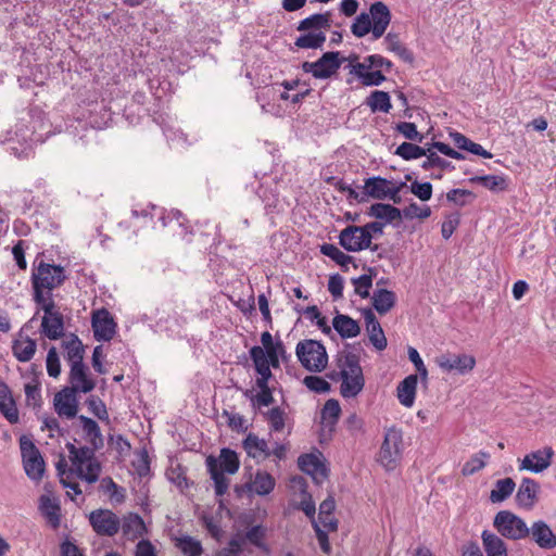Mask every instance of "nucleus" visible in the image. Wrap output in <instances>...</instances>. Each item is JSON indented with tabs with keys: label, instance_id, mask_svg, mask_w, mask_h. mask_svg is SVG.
<instances>
[{
	"label": "nucleus",
	"instance_id": "1a4fd4ad",
	"mask_svg": "<svg viewBox=\"0 0 556 556\" xmlns=\"http://www.w3.org/2000/svg\"><path fill=\"white\" fill-rule=\"evenodd\" d=\"M340 245L348 252H359L366 249L377 251L378 245H370L368 237L361 226H348L339 235Z\"/></svg>",
	"mask_w": 556,
	"mask_h": 556
},
{
	"label": "nucleus",
	"instance_id": "7c9ffc66",
	"mask_svg": "<svg viewBox=\"0 0 556 556\" xmlns=\"http://www.w3.org/2000/svg\"><path fill=\"white\" fill-rule=\"evenodd\" d=\"M368 215L377 219H383L384 223L401 220L403 213L400 208L386 203H375L369 207Z\"/></svg>",
	"mask_w": 556,
	"mask_h": 556
},
{
	"label": "nucleus",
	"instance_id": "5701e85b",
	"mask_svg": "<svg viewBox=\"0 0 556 556\" xmlns=\"http://www.w3.org/2000/svg\"><path fill=\"white\" fill-rule=\"evenodd\" d=\"M539 483L531 478H523L516 493V502L520 507L531 508L535 504Z\"/></svg>",
	"mask_w": 556,
	"mask_h": 556
},
{
	"label": "nucleus",
	"instance_id": "8fccbe9b",
	"mask_svg": "<svg viewBox=\"0 0 556 556\" xmlns=\"http://www.w3.org/2000/svg\"><path fill=\"white\" fill-rule=\"evenodd\" d=\"M320 253L330 257L340 266H346L353 261V257L342 252L338 247L331 243H324L320 245Z\"/></svg>",
	"mask_w": 556,
	"mask_h": 556
},
{
	"label": "nucleus",
	"instance_id": "a211bd4d",
	"mask_svg": "<svg viewBox=\"0 0 556 556\" xmlns=\"http://www.w3.org/2000/svg\"><path fill=\"white\" fill-rule=\"evenodd\" d=\"M363 315L369 334V341L378 351H383L387 348L388 342L380 323L369 308L364 309Z\"/></svg>",
	"mask_w": 556,
	"mask_h": 556
},
{
	"label": "nucleus",
	"instance_id": "0e129e2a",
	"mask_svg": "<svg viewBox=\"0 0 556 556\" xmlns=\"http://www.w3.org/2000/svg\"><path fill=\"white\" fill-rule=\"evenodd\" d=\"M25 396L26 403L29 406H40L41 404V394L40 388L38 383H27L25 384Z\"/></svg>",
	"mask_w": 556,
	"mask_h": 556
},
{
	"label": "nucleus",
	"instance_id": "cd10ccee",
	"mask_svg": "<svg viewBox=\"0 0 556 556\" xmlns=\"http://www.w3.org/2000/svg\"><path fill=\"white\" fill-rule=\"evenodd\" d=\"M418 377L417 375H409L402 380L397 386L399 402L405 407H412L415 402L417 390Z\"/></svg>",
	"mask_w": 556,
	"mask_h": 556
},
{
	"label": "nucleus",
	"instance_id": "7ed1b4c3",
	"mask_svg": "<svg viewBox=\"0 0 556 556\" xmlns=\"http://www.w3.org/2000/svg\"><path fill=\"white\" fill-rule=\"evenodd\" d=\"M296 356L302 366L313 372L323 371L328 364L325 346L316 340H304L296 344Z\"/></svg>",
	"mask_w": 556,
	"mask_h": 556
},
{
	"label": "nucleus",
	"instance_id": "c756f323",
	"mask_svg": "<svg viewBox=\"0 0 556 556\" xmlns=\"http://www.w3.org/2000/svg\"><path fill=\"white\" fill-rule=\"evenodd\" d=\"M481 538L486 556H508L507 546L498 535L485 530Z\"/></svg>",
	"mask_w": 556,
	"mask_h": 556
},
{
	"label": "nucleus",
	"instance_id": "bb28decb",
	"mask_svg": "<svg viewBox=\"0 0 556 556\" xmlns=\"http://www.w3.org/2000/svg\"><path fill=\"white\" fill-rule=\"evenodd\" d=\"M276 485L274 477L262 470H257L254 478L245 483V488L257 495L264 496L269 494Z\"/></svg>",
	"mask_w": 556,
	"mask_h": 556
},
{
	"label": "nucleus",
	"instance_id": "c03bdc74",
	"mask_svg": "<svg viewBox=\"0 0 556 556\" xmlns=\"http://www.w3.org/2000/svg\"><path fill=\"white\" fill-rule=\"evenodd\" d=\"M240 462L235 451L230 448H222L219 455V470L224 473L233 475L238 471Z\"/></svg>",
	"mask_w": 556,
	"mask_h": 556
},
{
	"label": "nucleus",
	"instance_id": "ea45409f",
	"mask_svg": "<svg viewBox=\"0 0 556 556\" xmlns=\"http://www.w3.org/2000/svg\"><path fill=\"white\" fill-rule=\"evenodd\" d=\"M64 346L67 354V359L71 366H77L84 364V345L78 337L73 336L70 340L64 342Z\"/></svg>",
	"mask_w": 556,
	"mask_h": 556
},
{
	"label": "nucleus",
	"instance_id": "69168bd1",
	"mask_svg": "<svg viewBox=\"0 0 556 556\" xmlns=\"http://www.w3.org/2000/svg\"><path fill=\"white\" fill-rule=\"evenodd\" d=\"M265 538V530L261 526H254L247 532V539L249 542L260 548L266 549L263 542Z\"/></svg>",
	"mask_w": 556,
	"mask_h": 556
},
{
	"label": "nucleus",
	"instance_id": "de8ad7c7",
	"mask_svg": "<svg viewBox=\"0 0 556 556\" xmlns=\"http://www.w3.org/2000/svg\"><path fill=\"white\" fill-rule=\"evenodd\" d=\"M271 432H281L286 427L287 413L280 407H273L265 414Z\"/></svg>",
	"mask_w": 556,
	"mask_h": 556
},
{
	"label": "nucleus",
	"instance_id": "49530a36",
	"mask_svg": "<svg viewBox=\"0 0 556 556\" xmlns=\"http://www.w3.org/2000/svg\"><path fill=\"white\" fill-rule=\"evenodd\" d=\"M470 182H479L491 191H503L507 188L505 177L497 175L475 176L469 179Z\"/></svg>",
	"mask_w": 556,
	"mask_h": 556
},
{
	"label": "nucleus",
	"instance_id": "aec40b11",
	"mask_svg": "<svg viewBox=\"0 0 556 556\" xmlns=\"http://www.w3.org/2000/svg\"><path fill=\"white\" fill-rule=\"evenodd\" d=\"M298 465L303 472L312 476L314 481L317 483H320L327 478V470L325 466L314 454L301 455L298 459Z\"/></svg>",
	"mask_w": 556,
	"mask_h": 556
},
{
	"label": "nucleus",
	"instance_id": "f3484780",
	"mask_svg": "<svg viewBox=\"0 0 556 556\" xmlns=\"http://www.w3.org/2000/svg\"><path fill=\"white\" fill-rule=\"evenodd\" d=\"M529 535L543 549H554L556 547V534L551 527L543 520H538L529 528Z\"/></svg>",
	"mask_w": 556,
	"mask_h": 556
},
{
	"label": "nucleus",
	"instance_id": "6e6d98bb",
	"mask_svg": "<svg viewBox=\"0 0 556 556\" xmlns=\"http://www.w3.org/2000/svg\"><path fill=\"white\" fill-rule=\"evenodd\" d=\"M244 395L250 397L254 407L269 406L274 403V396L271 389L260 391L257 394L253 395L252 391H245Z\"/></svg>",
	"mask_w": 556,
	"mask_h": 556
},
{
	"label": "nucleus",
	"instance_id": "39448f33",
	"mask_svg": "<svg viewBox=\"0 0 556 556\" xmlns=\"http://www.w3.org/2000/svg\"><path fill=\"white\" fill-rule=\"evenodd\" d=\"M403 452V433L400 429L390 428L386 431L378 454V462L388 471L395 469Z\"/></svg>",
	"mask_w": 556,
	"mask_h": 556
},
{
	"label": "nucleus",
	"instance_id": "f704fd0d",
	"mask_svg": "<svg viewBox=\"0 0 556 556\" xmlns=\"http://www.w3.org/2000/svg\"><path fill=\"white\" fill-rule=\"evenodd\" d=\"M206 466H207V470L211 475V478L214 481L216 495H218V496L224 495L228 490L229 480L218 469L217 459L213 456H208L206 458Z\"/></svg>",
	"mask_w": 556,
	"mask_h": 556
},
{
	"label": "nucleus",
	"instance_id": "5fc2aeb1",
	"mask_svg": "<svg viewBox=\"0 0 556 556\" xmlns=\"http://www.w3.org/2000/svg\"><path fill=\"white\" fill-rule=\"evenodd\" d=\"M305 387L316 393H327L330 391V383L319 376H306L303 380Z\"/></svg>",
	"mask_w": 556,
	"mask_h": 556
},
{
	"label": "nucleus",
	"instance_id": "052dcab7",
	"mask_svg": "<svg viewBox=\"0 0 556 556\" xmlns=\"http://www.w3.org/2000/svg\"><path fill=\"white\" fill-rule=\"evenodd\" d=\"M352 282L355 287V292L361 298L366 299L369 296V289L372 286V278L370 275L364 274L357 278H354Z\"/></svg>",
	"mask_w": 556,
	"mask_h": 556
},
{
	"label": "nucleus",
	"instance_id": "864d4df0",
	"mask_svg": "<svg viewBox=\"0 0 556 556\" xmlns=\"http://www.w3.org/2000/svg\"><path fill=\"white\" fill-rule=\"evenodd\" d=\"M403 216L407 219H426L431 215V208L428 205H418L416 202L409 203L402 210Z\"/></svg>",
	"mask_w": 556,
	"mask_h": 556
},
{
	"label": "nucleus",
	"instance_id": "dca6fc26",
	"mask_svg": "<svg viewBox=\"0 0 556 556\" xmlns=\"http://www.w3.org/2000/svg\"><path fill=\"white\" fill-rule=\"evenodd\" d=\"M75 392L67 388H64L58 392L53 400L54 409L61 417L72 419L76 417L78 406Z\"/></svg>",
	"mask_w": 556,
	"mask_h": 556
},
{
	"label": "nucleus",
	"instance_id": "0eeeda50",
	"mask_svg": "<svg viewBox=\"0 0 556 556\" xmlns=\"http://www.w3.org/2000/svg\"><path fill=\"white\" fill-rule=\"evenodd\" d=\"M45 312L41 320V332L50 340H58L64 333V323L62 314L56 311L53 300L43 303H37Z\"/></svg>",
	"mask_w": 556,
	"mask_h": 556
},
{
	"label": "nucleus",
	"instance_id": "680f3d73",
	"mask_svg": "<svg viewBox=\"0 0 556 556\" xmlns=\"http://www.w3.org/2000/svg\"><path fill=\"white\" fill-rule=\"evenodd\" d=\"M47 371L50 377L56 378L61 374V365L56 349L52 346L47 354Z\"/></svg>",
	"mask_w": 556,
	"mask_h": 556
},
{
	"label": "nucleus",
	"instance_id": "a878e982",
	"mask_svg": "<svg viewBox=\"0 0 556 556\" xmlns=\"http://www.w3.org/2000/svg\"><path fill=\"white\" fill-rule=\"evenodd\" d=\"M39 510L53 529L60 527L61 508L55 498L49 495H41L39 500Z\"/></svg>",
	"mask_w": 556,
	"mask_h": 556
},
{
	"label": "nucleus",
	"instance_id": "3c124183",
	"mask_svg": "<svg viewBox=\"0 0 556 556\" xmlns=\"http://www.w3.org/2000/svg\"><path fill=\"white\" fill-rule=\"evenodd\" d=\"M372 25L370 15L362 12L359 15L356 16L354 23L351 26L352 34L357 38H363L369 33L372 34Z\"/></svg>",
	"mask_w": 556,
	"mask_h": 556
},
{
	"label": "nucleus",
	"instance_id": "c85d7f7f",
	"mask_svg": "<svg viewBox=\"0 0 556 556\" xmlns=\"http://www.w3.org/2000/svg\"><path fill=\"white\" fill-rule=\"evenodd\" d=\"M243 447L248 455L253 458H267L270 456V448L264 439L254 433H249L243 440Z\"/></svg>",
	"mask_w": 556,
	"mask_h": 556
},
{
	"label": "nucleus",
	"instance_id": "338daca9",
	"mask_svg": "<svg viewBox=\"0 0 556 556\" xmlns=\"http://www.w3.org/2000/svg\"><path fill=\"white\" fill-rule=\"evenodd\" d=\"M313 528L315 530V533H316V538H317V541L319 543V546L321 548V551L325 553V554H330L331 553V545L329 543V540H328V534L326 530H324L319 523H317V521L313 520Z\"/></svg>",
	"mask_w": 556,
	"mask_h": 556
},
{
	"label": "nucleus",
	"instance_id": "e2e57ef3",
	"mask_svg": "<svg viewBox=\"0 0 556 556\" xmlns=\"http://www.w3.org/2000/svg\"><path fill=\"white\" fill-rule=\"evenodd\" d=\"M466 198H475V194L466 189H452L446 193V199L450 202L458 206H465L467 204Z\"/></svg>",
	"mask_w": 556,
	"mask_h": 556
},
{
	"label": "nucleus",
	"instance_id": "f257e3e1",
	"mask_svg": "<svg viewBox=\"0 0 556 556\" xmlns=\"http://www.w3.org/2000/svg\"><path fill=\"white\" fill-rule=\"evenodd\" d=\"M86 441L90 446L76 447L73 443H67L66 447L70 453V459L78 476L93 483L99 479L101 465L94 456V452L103 446V437L99 425L91 418L79 416Z\"/></svg>",
	"mask_w": 556,
	"mask_h": 556
},
{
	"label": "nucleus",
	"instance_id": "09e8293b",
	"mask_svg": "<svg viewBox=\"0 0 556 556\" xmlns=\"http://www.w3.org/2000/svg\"><path fill=\"white\" fill-rule=\"evenodd\" d=\"M176 546L186 556H200L203 552L201 542L189 535L177 539Z\"/></svg>",
	"mask_w": 556,
	"mask_h": 556
},
{
	"label": "nucleus",
	"instance_id": "f03ea898",
	"mask_svg": "<svg viewBox=\"0 0 556 556\" xmlns=\"http://www.w3.org/2000/svg\"><path fill=\"white\" fill-rule=\"evenodd\" d=\"M65 279L66 275L62 266L41 262L31 276L34 301L43 303L53 300L51 291L60 287Z\"/></svg>",
	"mask_w": 556,
	"mask_h": 556
},
{
	"label": "nucleus",
	"instance_id": "bf43d9fd",
	"mask_svg": "<svg viewBox=\"0 0 556 556\" xmlns=\"http://www.w3.org/2000/svg\"><path fill=\"white\" fill-rule=\"evenodd\" d=\"M409 190L421 201H429L432 197V185L430 182L413 181Z\"/></svg>",
	"mask_w": 556,
	"mask_h": 556
},
{
	"label": "nucleus",
	"instance_id": "393cba45",
	"mask_svg": "<svg viewBox=\"0 0 556 556\" xmlns=\"http://www.w3.org/2000/svg\"><path fill=\"white\" fill-rule=\"evenodd\" d=\"M331 12L316 13L302 20L296 29L299 31H326L331 27Z\"/></svg>",
	"mask_w": 556,
	"mask_h": 556
},
{
	"label": "nucleus",
	"instance_id": "2eb2a0df",
	"mask_svg": "<svg viewBox=\"0 0 556 556\" xmlns=\"http://www.w3.org/2000/svg\"><path fill=\"white\" fill-rule=\"evenodd\" d=\"M68 382L71 387L66 388L75 393H89L96 387V382L89 377L88 367L85 364L71 366Z\"/></svg>",
	"mask_w": 556,
	"mask_h": 556
},
{
	"label": "nucleus",
	"instance_id": "4d7b16f0",
	"mask_svg": "<svg viewBox=\"0 0 556 556\" xmlns=\"http://www.w3.org/2000/svg\"><path fill=\"white\" fill-rule=\"evenodd\" d=\"M427 160L424 161L421 164V167L426 170L432 168V167H439L441 169L445 168H454V166L451 165V162L440 157L437 153L431 152L430 149H427Z\"/></svg>",
	"mask_w": 556,
	"mask_h": 556
},
{
	"label": "nucleus",
	"instance_id": "6e6552de",
	"mask_svg": "<svg viewBox=\"0 0 556 556\" xmlns=\"http://www.w3.org/2000/svg\"><path fill=\"white\" fill-rule=\"evenodd\" d=\"M339 55V52H326L315 62H304L302 70L305 73L312 74L317 79L330 78L341 66Z\"/></svg>",
	"mask_w": 556,
	"mask_h": 556
},
{
	"label": "nucleus",
	"instance_id": "a18cd8bd",
	"mask_svg": "<svg viewBox=\"0 0 556 556\" xmlns=\"http://www.w3.org/2000/svg\"><path fill=\"white\" fill-rule=\"evenodd\" d=\"M490 454L483 451L472 455L463 466V476H471L485 467Z\"/></svg>",
	"mask_w": 556,
	"mask_h": 556
},
{
	"label": "nucleus",
	"instance_id": "20e7f679",
	"mask_svg": "<svg viewBox=\"0 0 556 556\" xmlns=\"http://www.w3.org/2000/svg\"><path fill=\"white\" fill-rule=\"evenodd\" d=\"M20 448L25 473L30 480L39 482L46 471V463L39 448L26 435L20 438Z\"/></svg>",
	"mask_w": 556,
	"mask_h": 556
},
{
	"label": "nucleus",
	"instance_id": "ddd939ff",
	"mask_svg": "<svg viewBox=\"0 0 556 556\" xmlns=\"http://www.w3.org/2000/svg\"><path fill=\"white\" fill-rule=\"evenodd\" d=\"M554 451L552 447H544L527 454L520 460L519 470H528L540 473L547 469L552 464Z\"/></svg>",
	"mask_w": 556,
	"mask_h": 556
},
{
	"label": "nucleus",
	"instance_id": "f8f14e48",
	"mask_svg": "<svg viewBox=\"0 0 556 556\" xmlns=\"http://www.w3.org/2000/svg\"><path fill=\"white\" fill-rule=\"evenodd\" d=\"M91 323L97 341H110L113 339L116 324L109 311L102 308L94 312Z\"/></svg>",
	"mask_w": 556,
	"mask_h": 556
},
{
	"label": "nucleus",
	"instance_id": "4be33fe9",
	"mask_svg": "<svg viewBox=\"0 0 556 556\" xmlns=\"http://www.w3.org/2000/svg\"><path fill=\"white\" fill-rule=\"evenodd\" d=\"M393 184L381 176L369 177L364 181V195L376 200H384Z\"/></svg>",
	"mask_w": 556,
	"mask_h": 556
},
{
	"label": "nucleus",
	"instance_id": "774afa93",
	"mask_svg": "<svg viewBox=\"0 0 556 556\" xmlns=\"http://www.w3.org/2000/svg\"><path fill=\"white\" fill-rule=\"evenodd\" d=\"M328 291L334 299L342 298L343 294V278L339 275H332L328 281Z\"/></svg>",
	"mask_w": 556,
	"mask_h": 556
},
{
	"label": "nucleus",
	"instance_id": "72a5a7b5",
	"mask_svg": "<svg viewBox=\"0 0 556 556\" xmlns=\"http://www.w3.org/2000/svg\"><path fill=\"white\" fill-rule=\"evenodd\" d=\"M340 376H364L359 364V357L352 353H343L338 358Z\"/></svg>",
	"mask_w": 556,
	"mask_h": 556
},
{
	"label": "nucleus",
	"instance_id": "603ef678",
	"mask_svg": "<svg viewBox=\"0 0 556 556\" xmlns=\"http://www.w3.org/2000/svg\"><path fill=\"white\" fill-rule=\"evenodd\" d=\"M395 154L409 161L427 155V150L410 142H403L396 148Z\"/></svg>",
	"mask_w": 556,
	"mask_h": 556
},
{
	"label": "nucleus",
	"instance_id": "6ab92c4d",
	"mask_svg": "<svg viewBox=\"0 0 556 556\" xmlns=\"http://www.w3.org/2000/svg\"><path fill=\"white\" fill-rule=\"evenodd\" d=\"M119 529L122 530L123 536L129 541L141 538L147 531L143 519L138 514L134 513H129L123 517Z\"/></svg>",
	"mask_w": 556,
	"mask_h": 556
},
{
	"label": "nucleus",
	"instance_id": "b1692460",
	"mask_svg": "<svg viewBox=\"0 0 556 556\" xmlns=\"http://www.w3.org/2000/svg\"><path fill=\"white\" fill-rule=\"evenodd\" d=\"M0 412L10 424L18 422V409L15 401L10 388L3 382H0Z\"/></svg>",
	"mask_w": 556,
	"mask_h": 556
},
{
	"label": "nucleus",
	"instance_id": "37998d69",
	"mask_svg": "<svg viewBox=\"0 0 556 556\" xmlns=\"http://www.w3.org/2000/svg\"><path fill=\"white\" fill-rule=\"evenodd\" d=\"M250 356L254 363V367L260 377H271L270 365L266 357L265 351L261 346H253L250 350Z\"/></svg>",
	"mask_w": 556,
	"mask_h": 556
},
{
	"label": "nucleus",
	"instance_id": "c9c22d12",
	"mask_svg": "<svg viewBox=\"0 0 556 556\" xmlns=\"http://www.w3.org/2000/svg\"><path fill=\"white\" fill-rule=\"evenodd\" d=\"M387 50L395 53L401 60L406 63H413V53L402 43L399 34L388 33L384 37Z\"/></svg>",
	"mask_w": 556,
	"mask_h": 556
},
{
	"label": "nucleus",
	"instance_id": "a19ab883",
	"mask_svg": "<svg viewBox=\"0 0 556 556\" xmlns=\"http://www.w3.org/2000/svg\"><path fill=\"white\" fill-rule=\"evenodd\" d=\"M366 104L372 112L388 113L392 108L389 93L381 90L372 91L367 98Z\"/></svg>",
	"mask_w": 556,
	"mask_h": 556
},
{
	"label": "nucleus",
	"instance_id": "13d9d810",
	"mask_svg": "<svg viewBox=\"0 0 556 556\" xmlns=\"http://www.w3.org/2000/svg\"><path fill=\"white\" fill-rule=\"evenodd\" d=\"M396 130L408 140L417 142H421L424 140V136L419 134L414 123L402 122L396 125Z\"/></svg>",
	"mask_w": 556,
	"mask_h": 556
},
{
	"label": "nucleus",
	"instance_id": "79ce46f5",
	"mask_svg": "<svg viewBox=\"0 0 556 556\" xmlns=\"http://www.w3.org/2000/svg\"><path fill=\"white\" fill-rule=\"evenodd\" d=\"M341 414V407L337 400L330 399L328 400L323 409H321V422L325 427H328L330 430L337 424Z\"/></svg>",
	"mask_w": 556,
	"mask_h": 556
},
{
	"label": "nucleus",
	"instance_id": "4c0bfd02",
	"mask_svg": "<svg viewBox=\"0 0 556 556\" xmlns=\"http://www.w3.org/2000/svg\"><path fill=\"white\" fill-rule=\"evenodd\" d=\"M516 483L511 478L500 479L495 482L494 489L490 493L492 503H502L514 492Z\"/></svg>",
	"mask_w": 556,
	"mask_h": 556
},
{
	"label": "nucleus",
	"instance_id": "423d86ee",
	"mask_svg": "<svg viewBox=\"0 0 556 556\" xmlns=\"http://www.w3.org/2000/svg\"><path fill=\"white\" fill-rule=\"evenodd\" d=\"M493 526L501 535L514 541L525 539L530 533L527 523L509 510L498 511L494 517Z\"/></svg>",
	"mask_w": 556,
	"mask_h": 556
},
{
	"label": "nucleus",
	"instance_id": "412c9836",
	"mask_svg": "<svg viewBox=\"0 0 556 556\" xmlns=\"http://www.w3.org/2000/svg\"><path fill=\"white\" fill-rule=\"evenodd\" d=\"M37 350L35 340L24 336L21 330L17 337L13 340L12 352L18 362L25 363L33 358Z\"/></svg>",
	"mask_w": 556,
	"mask_h": 556
},
{
	"label": "nucleus",
	"instance_id": "9d476101",
	"mask_svg": "<svg viewBox=\"0 0 556 556\" xmlns=\"http://www.w3.org/2000/svg\"><path fill=\"white\" fill-rule=\"evenodd\" d=\"M89 522L99 535L113 536L121 528V519L110 509H96L89 514Z\"/></svg>",
	"mask_w": 556,
	"mask_h": 556
},
{
	"label": "nucleus",
	"instance_id": "473e14b6",
	"mask_svg": "<svg viewBox=\"0 0 556 556\" xmlns=\"http://www.w3.org/2000/svg\"><path fill=\"white\" fill-rule=\"evenodd\" d=\"M371 301L375 309L383 315L394 307L396 295L388 289H377L371 296Z\"/></svg>",
	"mask_w": 556,
	"mask_h": 556
},
{
	"label": "nucleus",
	"instance_id": "e433bc0d",
	"mask_svg": "<svg viewBox=\"0 0 556 556\" xmlns=\"http://www.w3.org/2000/svg\"><path fill=\"white\" fill-rule=\"evenodd\" d=\"M342 379L340 393L343 397H355L364 389V376H340Z\"/></svg>",
	"mask_w": 556,
	"mask_h": 556
},
{
	"label": "nucleus",
	"instance_id": "2f4dec72",
	"mask_svg": "<svg viewBox=\"0 0 556 556\" xmlns=\"http://www.w3.org/2000/svg\"><path fill=\"white\" fill-rule=\"evenodd\" d=\"M332 326L342 338H354L361 332L358 323L348 315H337Z\"/></svg>",
	"mask_w": 556,
	"mask_h": 556
},
{
	"label": "nucleus",
	"instance_id": "4468645a",
	"mask_svg": "<svg viewBox=\"0 0 556 556\" xmlns=\"http://www.w3.org/2000/svg\"><path fill=\"white\" fill-rule=\"evenodd\" d=\"M367 14L370 15L371 25L374 28L372 38H381L391 23L392 15L390 9L386 3L377 1L370 5L369 12Z\"/></svg>",
	"mask_w": 556,
	"mask_h": 556
},
{
	"label": "nucleus",
	"instance_id": "9b49d317",
	"mask_svg": "<svg viewBox=\"0 0 556 556\" xmlns=\"http://www.w3.org/2000/svg\"><path fill=\"white\" fill-rule=\"evenodd\" d=\"M438 366L445 372L466 375L476 366V358L469 354H441L435 358Z\"/></svg>",
	"mask_w": 556,
	"mask_h": 556
},
{
	"label": "nucleus",
	"instance_id": "58836bf2",
	"mask_svg": "<svg viewBox=\"0 0 556 556\" xmlns=\"http://www.w3.org/2000/svg\"><path fill=\"white\" fill-rule=\"evenodd\" d=\"M326 34L324 31H306L294 41V46L300 49H318L324 46Z\"/></svg>",
	"mask_w": 556,
	"mask_h": 556
}]
</instances>
